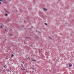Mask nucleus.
Returning a JSON list of instances; mask_svg holds the SVG:
<instances>
[{
    "label": "nucleus",
    "instance_id": "2eb2a0df",
    "mask_svg": "<svg viewBox=\"0 0 74 74\" xmlns=\"http://www.w3.org/2000/svg\"><path fill=\"white\" fill-rule=\"evenodd\" d=\"M5 32H7V31L6 30V29H5Z\"/></svg>",
    "mask_w": 74,
    "mask_h": 74
},
{
    "label": "nucleus",
    "instance_id": "aec40b11",
    "mask_svg": "<svg viewBox=\"0 0 74 74\" xmlns=\"http://www.w3.org/2000/svg\"><path fill=\"white\" fill-rule=\"evenodd\" d=\"M24 71H26V69H24Z\"/></svg>",
    "mask_w": 74,
    "mask_h": 74
},
{
    "label": "nucleus",
    "instance_id": "5701e85b",
    "mask_svg": "<svg viewBox=\"0 0 74 74\" xmlns=\"http://www.w3.org/2000/svg\"><path fill=\"white\" fill-rule=\"evenodd\" d=\"M4 67L5 68V66H4Z\"/></svg>",
    "mask_w": 74,
    "mask_h": 74
},
{
    "label": "nucleus",
    "instance_id": "dca6fc26",
    "mask_svg": "<svg viewBox=\"0 0 74 74\" xmlns=\"http://www.w3.org/2000/svg\"><path fill=\"white\" fill-rule=\"evenodd\" d=\"M2 27H3V26H1V27H0V28H2Z\"/></svg>",
    "mask_w": 74,
    "mask_h": 74
},
{
    "label": "nucleus",
    "instance_id": "f03ea898",
    "mask_svg": "<svg viewBox=\"0 0 74 74\" xmlns=\"http://www.w3.org/2000/svg\"><path fill=\"white\" fill-rule=\"evenodd\" d=\"M43 10H44V11H47V9L45 8H43Z\"/></svg>",
    "mask_w": 74,
    "mask_h": 74
},
{
    "label": "nucleus",
    "instance_id": "7ed1b4c3",
    "mask_svg": "<svg viewBox=\"0 0 74 74\" xmlns=\"http://www.w3.org/2000/svg\"><path fill=\"white\" fill-rule=\"evenodd\" d=\"M69 67H70L72 66V65L71 64H69Z\"/></svg>",
    "mask_w": 74,
    "mask_h": 74
},
{
    "label": "nucleus",
    "instance_id": "9d476101",
    "mask_svg": "<svg viewBox=\"0 0 74 74\" xmlns=\"http://www.w3.org/2000/svg\"><path fill=\"white\" fill-rule=\"evenodd\" d=\"M5 16H7V14H5Z\"/></svg>",
    "mask_w": 74,
    "mask_h": 74
},
{
    "label": "nucleus",
    "instance_id": "39448f33",
    "mask_svg": "<svg viewBox=\"0 0 74 74\" xmlns=\"http://www.w3.org/2000/svg\"><path fill=\"white\" fill-rule=\"evenodd\" d=\"M7 21H11V20H10L8 18H7Z\"/></svg>",
    "mask_w": 74,
    "mask_h": 74
},
{
    "label": "nucleus",
    "instance_id": "1a4fd4ad",
    "mask_svg": "<svg viewBox=\"0 0 74 74\" xmlns=\"http://www.w3.org/2000/svg\"><path fill=\"white\" fill-rule=\"evenodd\" d=\"M32 61H33L34 62H35V61H36V60H32Z\"/></svg>",
    "mask_w": 74,
    "mask_h": 74
},
{
    "label": "nucleus",
    "instance_id": "412c9836",
    "mask_svg": "<svg viewBox=\"0 0 74 74\" xmlns=\"http://www.w3.org/2000/svg\"><path fill=\"white\" fill-rule=\"evenodd\" d=\"M0 4H1V2H0Z\"/></svg>",
    "mask_w": 74,
    "mask_h": 74
},
{
    "label": "nucleus",
    "instance_id": "ddd939ff",
    "mask_svg": "<svg viewBox=\"0 0 74 74\" xmlns=\"http://www.w3.org/2000/svg\"><path fill=\"white\" fill-rule=\"evenodd\" d=\"M12 56H14V55L12 54L11 56V57H12Z\"/></svg>",
    "mask_w": 74,
    "mask_h": 74
},
{
    "label": "nucleus",
    "instance_id": "9b49d317",
    "mask_svg": "<svg viewBox=\"0 0 74 74\" xmlns=\"http://www.w3.org/2000/svg\"><path fill=\"white\" fill-rule=\"evenodd\" d=\"M8 70L11 72V71L10 70L8 69Z\"/></svg>",
    "mask_w": 74,
    "mask_h": 74
},
{
    "label": "nucleus",
    "instance_id": "a211bd4d",
    "mask_svg": "<svg viewBox=\"0 0 74 74\" xmlns=\"http://www.w3.org/2000/svg\"><path fill=\"white\" fill-rule=\"evenodd\" d=\"M10 35V36H12V34H9Z\"/></svg>",
    "mask_w": 74,
    "mask_h": 74
},
{
    "label": "nucleus",
    "instance_id": "f8f14e48",
    "mask_svg": "<svg viewBox=\"0 0 74 74\" xmlns=\"http://www.w3.org/2000/svg\"><path fill=\"white\" fill-rule=\"evenodd\" d=\"M49 38H50L51 39H52V38H51V36H49Z\"/></svg>",
    "mask_w": 74,
    "mask_h": 74
},
{
    "label": "nucleus",
    "instance_id": "6ab92c4d",
    "mask_svg": "<svg viewBox=\"0 0 74 74\" xmlns=\"http://www.w3.org/2000/svg\"><path fill=\"white\" fill-rule=\"evenodd\" d=\"M26 71V72H27V73H28V72L27 71H27Z\"/></svg>",
    "mask_w": 74,
    "mask_h": 74
},
{
    "label": "nucleus",
    "instance_id": "0eeeda50",
    "mask_svg": "<svg viewBox=\"0 0 74 74\" xmlns=\"http://www.w3.org/2000/svg\"><path fill=\"white\" fill-rule=\"evenodd\" d=\"M31 69H32V70H36V69L34 68H31Z\"/></svg>",
    "mask_w": 74,
    "mask_h": 74
},
{
    "label": "nucleus",
    "instance_id": "4468645a",
    "mask_svg": "<svg viewBox=\"0 0 74 74\" xmlns=\"http://www.w3.org/2000/svg\"><path fill=\"white\" fill-rule=\"evenodd\" d=\"M45 25H47V24L46 23H45Z\"/></svg>",
    "mask_w": 74,
    "mask_h": 74
},
{
    "label": "nucleus",
    "instance_id": "6e6552de",
    "mask_svg": "<svg viewBox=\"0 0 74 74\" xmlns=\"http://www.w3.org/2000/svg\"><path fill=\"white\" fill-rule=\"evenodd\" d=\"M26 38H27L28 39H30V37H26Z\"/></svg>",
    "mask_w": 74,
    "mask_h": 74
},
{
    "label": "nucleus",
    "instance_id": "423d86ee",
    "mask_svg": "<svg viewBox=\"0 0 74 74\" xmlns=\"http://www.w3.org/2000/svg\"><path fill=\"white\" fill-rule=\"evenodd\" d=\"M42 13L41 12H39V14H40V15H41V14H42Z\"/></svg>",
    "mask_w": 74,
    "mask_h": 74
},
{
    "label": "nucleus",
    "instance_id": "f3484780",
    "mask_svg": "<svg viewBox=\"0 0 74 74\" xmlns=\"http://www.w3.org/2000/svg\"><path fill=\"white\" fill-rule=\"evenodd\" d=\"M3 1V0H0V1Z\"/></svg>",
    "mask_w": 74,
    "mask_h": 74
},
{
    "label": "nucleus",
    "instance_id": "f257e3e1",
    "mask_svg": "<svg viewBox=\"0 0 74 74\" xmlns=\"http://www.w3.org/2000/svg\"><path fill=\"white\" fill-rule=\"evenodd\" d=\"M6 1L7 0H3V3H5V4H6V3H7V2Z\"/></svg>",
    "mask_w": 74,
    "mask_h": 74
},
{
    "label": "nucleus",
    "instance_id": "20e7f679",
    "mask_svg": "<svg viewBox=\"0 0 74 74\" xmlns=\"http://www.w3.org/2000/svg\"><path fill=\"white\" fill-rule=\"evenodd\" d=\"M5 11L6 12H7V13H8V14H9V13H10L8 12L7 10H6V9H5Z\"/></svg>",
    "mask_w": 74,
    "mask_h": 74
},
{
    "label": "nucleus",
    "instance_id": "4be33fe9",
    "mask_svg": "<svg viewBox=\"0 0 74 74\" xmlns=\"http://www.w3.org/2000/svg\"><path fill=\"white\" fill-rule=\"evenodd\" d=\"M23 70H24V69H23Z\"/></svg>",
    "mask_w": 74,
    "mask_h": 74
}]
</instances>
